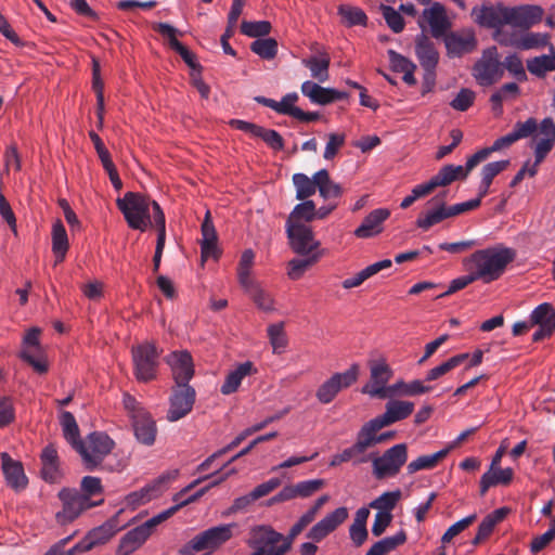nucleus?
I'll return each mask as SVG.
<instances>
[{"label": "nucleus", "mask_w": 555, "mask_h": 555, "mask_svg": "<svg viewBox=\"0 0 555 555\" xmlns=\"http://www.w3.org/2000/svg\"><path fill=\"white\" fill-rule=\"evenodd\" d=\"M531 138L534 153V163L528 170L529 177H534L539 165L546 158L555 146V122L553 118L545 117L538 121L534 117L517 121L512 131L498 138L491 145L493 152L508 149L519 140Z\"/></svg>", "instance_id": "nucleus-1"}, {"label": "nucleus", "mask_w": 555, "mask_h": 555, "mask_svg": "<svg viewBox=\"0 0 555 555\" xmlns=\"http://www.w3.org/2000/svg\"><path fill=\"white\" fill-rule=\"evenodd\" d=\"M293 183L296 198L304 201L297 204L289 214L285 229L292 250L296 254H307L312 249V179L304 173H295Z\"/></svg>", "instance_id": "nucleus-2"}, {"label": "nucleus", "mask_w": 555, "mask_h": 555, "mask_svg": "<svg viewBox=\"0 0 555 555\" xmlns=\"http://www.w3.org/2000/svg\"><path fill=\"white\" fill-rule=\"evenodd\" d=\"M514 258L515 251L511 248H485L473 253L464 260V264L477 281L491 283L504 274Z\"/></svg>", "instance_id": "nucleus-3"}, {"label": "nucleus", "mask_w": 555, "mask_h": 555, "mask_svg": "<svg viewBox=\"0 0 555 555\" xmlns=\"http://www.w3.org/2000/svg\"><path fill=\"white\" fill-rule=\"evenodd\" d=\"M379 420L372 418L366 422L358 431L356 442L339 454L340 463L352 461L354 464L367 462L365 452L367 449L383 443L395 437V431L378 434L388 425H380Z\"/></svg>", "instance_id": "nucleus-4"}, {"label": "nucleus", "mask_w": 555, "mask_h": 555, "mask_svg": "<svg viewBox=\"0 0 555 555\" xmlns=\"http://www.w3.org/2000/svg\"><path fill=\"white\" fill-rule=\"evenodd\" d=\"M153 203L156 202L137 192H127L124 197L116 199V205L129 228L141 232L154 223Z\"/></svg>", "instance_id": "nucleus-5"}, {"label": "nucleus", "mask_w": 555, "mask_h": 555, "mask_svg": "<svg viewBox=\"0 0 555 555\" xmlns=\"http://www.w3.org/2000/svg\"><path fill=\"white\" fill-rule=\"evenodd\" d=\"M237 527L236 522H231L201 531L181 546L179 554L192 555L203 551H208L210 554L230 541L234 537V530H236Z\"/></svg>", "instance_id": "nucleus-6"}, {"label": "nucleus", "mask_w": 555, "mask_h": 555, "mask_svg": "<svg viewBox=\"0 0 555 555\" xmlns=\"http://www.w3.org/2000/svg\"><path fill=\"white\" fill-rule=\"evenodd\" d=\"M236 470L235 468H232L230 469L229 472H227L225 474H223L221 477H219L218 479H215L214 481H211L208 486L199 489L198 491H196L194 494L192 495H189L188 498L183 499V496L192 489L194 488L196 485L201 483L203 480H206L208 478H210L212 475H208V476H205V477H202V478H198L196 480H194L191 485H189L186 488H184L180 493H178L176 496H175V501L178 502L175 506H171L169 508H167L166 511H163L162 513L153 516L152 518L147 519L145 522H143V525L146 527V529L152 533L153 530L158 526L160 525L163 521L167 520L169 517H171L177 511H179L180 507L189 504V503H192V502H195L196 500H198L201 496H203L210 488L215 487V486H218L220 485L222 481H224L229 476L235 474Z\"/></svg>", "instance_id": "nucleus-7"}, {"label": "nucleus", "mask_w": 555, "mask_h": 555, "mask_svg": "<svg viewBox=\"0 0 555 555\" xmlns=\"http://www.w3.org/2000/svg\"><path fill=\"white\" fill-rule=\"evenodd\" d=\"M315 191H318L319 197L323 199L324 204L318 206L314 202V219H324L337 208L343 195V188L330 178L326 169H321L314 172Z\"/></svg>", "instance_id": "nucleus-8"}, {"label": "nucleus", "mask_w": 555, "mask_h": 555, "mask_svg": "<svg viewBox=\"0 0 555 555\" xmlns=\"http://www.w3.org/2000/svg\"><path fill=\"white\" fill-rule=\"evenodd\" d=\"M492 153L494 152L491 146L481 149L467 158L465 166L452 164L444 165L430 179L436 189L439 186L450 185L456 180H465L468 173L481 162L488 159Z\"/></svg>", "instance_id": "nucleus-9"}, {"label": "nucleus", "mask_w": 555, "mask_h": 555, "mask_svg": "<svg viewBox=\"0 0 555 555\" xmlns=\"http://www.w3.org/2000/svg\"><path fill=\"white\" fill-rule=\"evenodd\" d=\"M59 499L63 503L62 511L57 512L55 515L60 525L74 521L82 512L99 505L103 501H92L90 498L82 495L79 490L68 488H64L59 492Z\"/></svg>", "instance_id": "nucleus-10"}, {"label": "nucleus", "mask_w": 555, "mask_h": 555, "mask_svg": "<svg viewBox=\"0 0 555 555\" xmlns=\"http://www.w3.org/2000/svg\"><path fill=\"white\" fill-rule=\"evenodd\" d=\"M160 350L153 343H143L131 349L134 375L140 382H150L156 377Z\"/></svg>", "instance_id": "nucleus-11"}, {"label": "nucleus", "mask_w": 555, "mask_h": 555, "mask_svg": "<svg viewBox=\"0 0 555 555\" xmlns=\"http://www.w3.org/2000/svg\"><path fill=\"white\" fill-rule=\"evenodd\" d=\"M472 15L477 24L482 27L495 29L494 38L501 44H508L507 38L501 31V27L507 25L508 7L502 3L483 4L481 7H475L472 10Z\"/></svg>", "instance_id": "nucleus-12"}, {"label": "nucleus", "mask_w": 555, "mask_h": 555, "mask_svg": "<svg viewBox=\"0 0 555 555\" xmlns=\"http://www.w3.org/2000/svg\"><path fill=\"white\" fill-rule=\"evenodd\" d=\"M415 54L424 69V91H430L436 83V68L439 62V53L434 42L423 33L415 38Z\"/></svg>", "instance_id": "nucleus-13"}, {"label": "nucleus", "mask_w": 555, "mask_h": 555, "mask_svg": "<svg viewBox=\"0 0 555 555\" xmlns=\"http://www.w3.org/2000/svg\"><path fill=\"white\" fill-rule=\"evenodd\" d=\"M114 446L115 443L108 435L95 431L88 436L87 442L78 446V453L82 457L86 467L92 470L111 453Z\"/></svg>", "instance_id": "nucleus-14"}, {"label": "nucleus", "mask_w": 555, "mask_h": 555, "mask_svg": "<svg viewBox=\"0 0 555 555\" xmlns=\"http://www.w3.org/2000/svg\"><path fill=\"white\" fill-rule=\"evenodd\" d=\"M358 376L359 365L357 363H353L345 372L333 374L319 386L315 392L318 400L323 404L331 403L343 389L352 386L357 382Z\"/></svg>", "instance_id": "nucleus-15"}, {"label": "nucleus", "mask_w": 555, "mask_h": 555, "mask_svg": "<svg viewBox=\"0 0 555 555\" xmlns=\"http://www.w3.org/2000/svg\"><path fill=\"white\" fill-rule=\"evenodd\" d=\"M408 459L405 443H398L384 452L373 461V470L377 479L396 476Z\"/></svg>", "instance_id": "nucleus-16"}, {"label": "nucleus", "mask_w": 555, "mask_h": 555, "mask_svg": "<svg viewBox=\"0 0 555 555\" xmlns=\"http://www.w3.org/2000/svg\"><path fill=\"white\" fill-rule=\"evenodd\" d=\"M392 370L385 361L370 362V382L363 386L362 392L372 398H389L390 386H386L392 377Z\"/></svg>", "instance_id": "nucleus-17"}, {"label": "nucleus", "mask_w": 555, "mask_h": 555, "mask_svg": "<svg viewBox=\"0 0 555 555\" xmlns=\"http://www.w3.org/2000/svg\"><path fill=\"white\" fill-rule=\"evenodd\" d=\"M40 330L33 327L28 330L23 339L24 348L20 353L23 361L28 363L38 374L48 372V363L42 348L39 344Z\"/></svg>", "instance_id": "nucleus-18"}, {"label": "nucleus", "mask_w": 555, "mask_h": 555, "mask_svg": "<svg viewBox=\"0 0 555 555\" xmlns=\"http://www.w3.org/2000/svg\"><path fill=\"white\" fill-rule=\"evenodd\" d=\"M122 528L119 524L117 515L109 518L103 525L92 529L87 537L74 545L70 551L73 554L77 552H87L92 550L95 545L106 543L116 532Z\"/></svg>", "instance_id": "nucleus-19"}, {"label": "nucleus", "mask_w": 555, "mask_h": 555, "mask_svg": "<svg viewBox=\"0 0 555 555\" xmlns=\"http://www.w3.org/2000/svg\"><path fill=\"white\" fill-rule=\"evenodd\" d=\"M196 392L192 386H176L170 397L167 420L176 422L188 415L195 402Z\"/></svg>", "instance_id": "nucleus-20"}, {"label": "nucleus", "mask_w": 555, "mask_h": 555, "mask_svg": "<svg viewBox=\"0 0 555 555\" xmlns=\"http://www.w3.org/2000/svg\"><path fill=\"white\" fill-rule=\"evenodd\" d=\"M167 363L170 365L176 386H190L189 382L194 375V364L190 352L173 351L167 357Z\"/></svg>", "instance_id": "nucleus-21"}, {"label": "nucleus", "mask_w": 555, "mask_h": 555, "mask_svg": "<svg viewBox=\"0 0 555 555\" xmlns=\"http://www.w3.org/2000/svg\"><path fill=\"white\" fill-rule=\"evenodd\" d=\"M543 13V9L534 4L508 8L507 25L529 29L542 21Z\"/></svg>", "instance_id": "nucleus-22"}, {"label": "nucleus", "mask_w": 555, "mask_h": 555, "mask_svg": "<svg viewBox=\"0 0 555 555\" xmlns=\"http://www.w3.org/2000/svg\"><path fill=\"white\" fill-rule=\"evenodd\" d=\"M422 17L428 23L431 36L436 39L444 37L451 28V22L447 16L446 9L439 2H434L430 8L425 9Z\"/></svg>", "instance_id": "nucleus-23"}, {"label": "nucleus", "mask_w": 555, "mask_h": 555, "mask_svg": "<svg viewBox=\"0 0 555 555\" xmlns=\"http://www.w3.org/2000/svg\"><path fill=\"white\" fill-rule=\"evenodd\" d=\"M474 76L481 86H490L503 76L502 63L486 54L474 65Z\"/></svg>", "instance_id": "nucleus-24"}, {"label": "nucleus", "mask_w": 555, "mask_h": 555, "mask_svg": "<svg viewBox=\"0 0 555 555\" xmlns=\"http://www.w3.org/2000/svg\"><path fill=\"white\" fill-rule=\"evenodd\" d=\"M153 29L158 34L168 37L170 48L182 57V60L188 64V66H190L193 69L201 67L196 61L195 54L177 39L176 36L178 30L173 26L167 23H157L153 26Z\"/></svg>", "instance_id": "nucleus-25"}, {"label": "nucleus", "mask_w": 555, "mask_h": 555, "mask_svg": "<svg viewBox=\"0 0 555 555\" xmlns=\"http://www.w3.org/2000/svg\"><path fill=\"white\" fill-rule=\"evenodd\" d=\"M444 44L450 56H462L476 49L477 39L473 31L450 33L444 36Z\"/></svg>", "instance_id": "nucleus-26"}, {"label": "nucleus", "mask_w": 555, "mask_h": 555, "mask_svg": "<svg viewBox=\"0 0 555 555\" xmlns=\"http://www.w3.org/2000/svg\"><path fill=\"white\" fill-rule=\"evenodd\" d=\"M431 208L426 209L416 219V227L423 231H428L431 227L448 219L446 204L441 195H437L427 202Z\"/></svg>", "instance_id": "nucleus-27"}, {"label": "nucleus", "mask_w": 555, "mask_h": 555, "mask_svg": "<svg viewBox=\"0 0 555 555\" xmlns=\"http://www.w3.org/2000/svg\"><path fill=\"white\" fill-rule=\"evenodd\" d=\"M390 216L387 208H377L372 210L356 229L354 235L359 238H369L379 234L383 231V223Z\"/></svg>", "instance_id": "nucleus-28"}, {"label": "nucleus", "mask_w": 555, "mask_h": 555, "mask_svg": "<svg viewBox=\"0 0 555 555\" xmlns=\"http://www.w3.org/2000/svg\"><path fill=\"white\" fill-rule=\"evenodd\" d=\"M347 507H338L314 524V543L334 532L348 518Z\"/></svg>", "instance_id": "nucleus-29"}, {"label": "nucleus", "mask_w": 555, "mask_h": 555, "mask_svg": "<svg viewBox=\"0 0 555 555\" xmlns=\"http://www.w3.org/2000/svg\"><path fill=\"white\" fill-rule=\"evenodd\" d=\"M1 461L8 485L15 490L24 489L27 486V477L22 464L12 460L8 453L1 454Z\"/></svg>", "instance_id": "nucleus-30"}, {"label": "nucleus", "mask_w": 555, "mask_h": 555, "mask_svg": "<svg viewBox=\"0 0 555 555\" xmlns=\"http://www.w3.org/2000/svg\"><path fill=\"white\" fill-rule=\"evenodd\" d=\"M414 410V403L409 401L390 400L386 404V411L384 414L376 416L379 420L380 425H391L396 422L405 420L409 417Z\"/></svg>", "instance_id": "nucleus-31"}, {"label": "nucleus", "mask_w": 555, "mask_h": 555, "mask_svg": "<svg viewBox=\"0 0 555 555\" xmlns=\"http://www.w3.org/2000/svg\"><path fill=\"white\" fill-rule=\"evenodd\" d=\"M153 218L154 225L157 230V242L153 257V271L157 272L159 270L166 241V219L165 214L158 203H153Z\"/></svg>", "instance_id": "nucleus-32"}, {"label": "nucleus", "mask_w": 555, "mask_h": 555, "mask_svg": "<svg viewBox=\"0 0 555 555\" xmlns=\"http://www.w3.org/2000/svg\"><path fill=\"white\" fill-rule=\"evenodd\" d=\"M514 476L512 468H489L480 478V495L483 496L489 488L498 485H508Z\"/></svg>", "instance_id": "nucleus-33"}, {"label": "nucleus", "mask_w": 555, "mask_h": 555, "mask_svg": "<svg viewBox=\"0 0 555 555\" xmlns=\"http://www.w3.org/2000/svg\"><path fill=\"white\" fill-rule=\"evenodd\" d=\"M137 440L145 446H152L156 437V425L151 415L140 414L139 418L132 421Z\"/></svg>", "instance_id": "nucleus-34"}, {"label": "nucleus", "mask_w": 555, "mask_h": 555, "mask_svg": "<svg viewBox=\"0 0 555 555\" xmlns=\"http://www.w3.org/2000/svg\"><path fill=\"white\" fill-rule=\"evenodd\" d=\"M387 54L391 68L397 73L403 74L402 79L405 83L410 86L414 85L416 82L414 77L416 65L395 50H388Z\"/></svg>", "instance_id": "nucleus-35"}, {"label": "nucleus", "mask_w": 555, "mask_h": 555, "mask_svg": "<svg viewBox=\"0 0 555 555\" xmlns=\"http://www.w3.org/2000/svg\"><path fill=\"white\" fill-rule=\"evenodd\" d=\"M254 371L255 369L251 362L247 361L241 363L234 371L227 375L224 383L220 388L221 393L231 395L235 392L238 389L242 379L250 375Z\"/></svg>", "instance_id": "nucleus-36"}, {"label": "nucleus", "mask_w": 555, "mask_h": 555, "mask_svg": "<svg viewBox=\"0 0 555 555\" xmlns=\"http://www.w3.org/2000/svg\"><path fill=\"white\" fill-rule=\"evenodd\" d=\"M451 450L452 446H449L448 448H444L436 453L418 456L416 460L408 464V473L414 474L422 469H433L449 454Z\"/></svg>", "instance_id": "nucleus-37"}, {"label": "nucleus", "mask_w": 555, "mask_h": 555, "mask_svg": "<svg viewBox=\"0 0 555 555\" xmlns=\"http://www.w3.org/2000/svg\"><path fill=\"white\" fill-rule=\"evenodd\" d=\"M52 250L56 262H62L68 250L67 233L61 220H56L52 227Z\"/></svg>", "instance_id": "nucleus-38"}, {"label": "nucleus", "mask_w": 555, "mask_h": 555, "mask_svg": "<svg viewBox=\"0 0 555 555\" xmlns=\"http://www.w3.org/2000/svg\"><path fill=\"white\" fill-rule=\"evenodd\" d=\"M469 359L468 353H460L456 356L451 357L447 361L442 362L441 364L430 369L426 373L425 380L426 382H434L449 373L450 371L454 370L455 367L463 364L466 360Z\"/></svg>", "instance_id": "nucleus-39"}, {"label": "nucleus", "mask_w": 555, "mask_h": 555, "mask_svg": "<svg viewBox=\"0 0 555 555\" xmlns=\"http://www.w3.org/2000/svg\"><path fill=\"white\" fill-rule=\"evenodd\" d=\"M61 425L64 438L78 452V446L82 444L83 441L80 439L79 427L74 415L68 411H64L61 415Z\"/></svg>", "instance_id": "nucleus-40"}, {"label": "nucleus", "mask_w": 555, "mask_h": 555, "mask_svg": "<svg viewBox=\"0 0 555 555\" xmlns=\"http://www.w3.org/2000/svg\"><path fill=\"white\" fill-rule=\"evenodd\" d=\"M351 93L338 91L333 88H324L314 83V104H330L333 102L350 101Z\"/></svg>", "instance_id": "nucleus-41"}, {"label": "nucleus", "mask_w": 555, "mask_h": 555, "mask_svg": "<svg viewBox=\"0 0 555 555\" xmlns=\"http://www.w3.org/2000/svg\"><path fill=\"white\" fill-rule=\"evenodd\" d=\"M531 325L555 330V309L552 305L543 302L530 314Z\"/></svg>", "instance_id": "nucleus-42"}, {"label": "nucleus", "mask_w": 555, "mask_h": 555, "mask_svg": "<svg viewBox=\"0 0 555 555\" xmlns=\"http://www.w3.org/2000/svg\"><path fill=\"white\" fill-rule=\"evenodd\" d=\"M406 541V533L400 530L392 537L384 538L374 543L365 555H385Z\"/></svg>", "instance_id": "nucleus-43"}, {"label": "nucleus", "mask_w": 555, "mask_h": 555, "mask_svg": "<svg viewBox=\"0 0 555 555\" xmlns=\"http://www.w3.org/2000/svg\"><path fill=\"white\" fill-rule=\"evenodd\" d=\"M433 389L431 386H426L422 380L415 379L410 383L399 380L393 385H390L389 398L399 393L402 396H416L429 392Z\"/></svg>", "instance_id": "nucleus-44"}, {"label": "nucleus", "mask_w": 555, "mask_h": 555, "mask_svg": "<svg viewBox=\"0 0 555 555\" xmlns=\"http://www.w3.org/2000/svg\"><path fill=\"white\" fill-rule=\"evenodd\" d=\"M151 534L152 533L142 524L126 533L121 540V547L125 548L127 553L132 552L144 543Z\"/></svg>", "instance_id": "nucleus-45"}, {"label": "nucleus", "mask_w": 555, "mask_h": 555, "mask_svg": "<svg viewBox=\"0 0 555 555\" xmlns=\"http://www.w3.org/2000/svg\"><path fill=\"white\" fill-rule=\"evenodd\" d=\"M338 14L348 27L357 25L365 26L367 23V16L360 8L341 4L338 7Z\"/></svg>", "instance_id": "nucleus-46"}, {"label": "nucleus", "mask_w": 555, "mask_h": 555, "mask_svg": "<svg viewBox=\"0 0 555 555\" xmlns=\"http://www.w3.org/2000/svg\"><path fill=\"white\" fill-rule=\"evenodd\" d=\"M312 522V508H309L300 519L291 528L287 537L279 541L276 546L287 545L286 553L291 550L293 541Z\"/></svg>", "instance_id": "nucleus-47"}, {"label": "nucleus", "mask_w": 555, "mask_h": 555, "mask_svg": "<svg viewBox=\"0 0 555 555\" xmlns=\"http://www.w3.org/2000/svg\"><path fill=\"white\" fill-rule=\"evenodd\" d=\"M528 70L538 77H544L546 73L555 70V57L552 55L535 56L527 61Z\"/></svg>", "instance_id": "nucleus-48"}, {"label": "nucleus", "mask_w": 555, "mask_h": 555, "mask_svg": "<svg viewBox=\"0 0 555 555\" xmlns=\"http://www.w3.org/2000/svg\"><path fill=\"white\" fill-rule=\"evenodd\" d=\"M250 50L261 59L271 60L278 53V42L273 38H258L251 42Z\"/></svg>", "instance_id": "nucleus-49"}, {"label": "nucleus", "mask_w": 555, "mask_h": 555, "mask_svg": "<svg viewBox=\"0 0 555 555\" xmlns=\"http://www.w3.org/2000/svg\"><path fill=\"white\" fill-rule=\"evenodd\" d=\"M268 336L274 353L284 352L287 346V338L284 331V323H274L268 327Z\"/></svg>", "instance_id": "nucleus-50"}, {"label": "nucleus", "mask_w": 555, "mask_h": 555, "mask_svg": "<svg viewBox=\"0 0 555 555\" xmlns=\"http://www.w3.org/2000/svg\"><path fill=\"white\" fill-rule=\"evenodd\" d=\"M256 304V306L263 311H273V299L271 295L266 292L258 283L245 292Z\"/></svg>", "instance_id": "nucleus-51"}, {"label": "nucleus", "mask_w": 555, "mask_h": 555, "mask_svg": "<svg viewBox=\"0 0 555 555\" xmlns=\"http://www.w3.org/2000/svg\"><path fill=\"white\" fill-rule=\"evenodd\" d=\"M401 498V491H390L385 492L382 495H379L377 499L371 502L370 506L372 508L378 509V512H388L391 513V511L395 508L396 504Z\"/></svg>", "instance_id": "nucleus-52"}, {"label": "nucleus", "mask_w": 555, "mask_h": 555, "mask_svg": "<svg viewBox=\"0 0 555 555\" xmlns=\"http://www.w3.org/2000/svg\"><path fill=\"white\" fill-rule=\"evenodd\" d=\"M271 30V24L267 21L248 22L243 21L241 31L243 35L251 38L267 36Z\"/></svg>", "instance_id": "nucleus-53"}, {"label": "nucleus", "mask_w": 555, "mask_h": 555, "mask_svg": "<svg viewBox=\"0 0 555 555\" xmlns=\"http://www.w3.org/2000/svg\"><path fill=\"white\" fill-rule=\"evenodd\" d=\"M312 249L307 254H302L307 256L305 259L294 258L287 264V275L291 280H299L304 273L308 270V268L312 264V256L310 254Z\"/></svg>", "instance_id": "nucleus-54"}, {"label": "nucleus", "mask_w": 555, "mask_h": 555, "mask_svg": "<svg viewBox=\"0 0 555 555\" xmlns=\"http://www.w3.org/2000/svg\"><path fill=\"white\" fill-rule=\"evenodd\" d=\"M383 17L387 26L395 33L399 34L403 31L405 23L399 11L395 10L390 5H382Z\"/></svg>", "instance_id": "nucleus-55"}, {"label": "nucleus", "mask_w": 555, "mask_h": 555, "mask_svg": "<svg viewBox=\"0 0 555 555\" xmlns=\"http://www.w3.org/2000/svg\"><path fill=\"white\" fill-rule=\"evenodd\" d=\"M550 35L542 33H527L521 36L518 47L522 50H530L535 48H542L547 46L550 42Z\"/></svg>", "instance_id": "nucleus-56"}, {"label": "nucleus", "mask_w": 555, "mask_h": 555, "mask_svg": "<svg viewBox=\"0 0 555 555\" xmlns=\"http://www.w3.org/2000/svg\"><path fill=\"white\" fill-rule=\"evenodd\" d=\"M310 495H312V480L300 481L282 489V496L288 498V501L295 498H308Z\"/></svg>", "instance_id": "nucleus-57"}, {"label": "nucleus", "mask_w": 555, "mask_h": 555, "mask_svg": "<svg viewBox=\"0 0 555 555\" xmlns=\"http://www.w3.org/2000/svg\"><path fill=\"white\" fill-rule=\"evenodd\" d=\"M477 519L476 514L468 515L467 517L451 525L441 538L442 543H450L457 534L473 525Z\"/></svg>", "instance_id": "nucleus-58"}, {"label": "nucleus", "mask_w": 555, "mask_h": 555, "mask_svg": "<svg viewBox=\"0 0 555 555\" xmlns=\"http://www.w3.org/2000/svg\"><path fill=\"white\" fill-rule=\"evenodd\" d=\"M255 138H260L266 144L274 151H280L284 147V140L279 132L273 129L263 127L258 128Z\"/></svg>", "instance_id": "nucleus-59"}, {"label": "nucleus", "mask_w": 555, "mask_h": 555, "mask_svg": "<svg viewBox=\"0 0 555 555\" xmlns=\"http://www.w3.org/2000/svg\"><path fill=\"white\" fill-rule=\"evenodd\" d=\"M519 93V87L516 82L503 85L498 91L492 93L490 101L492 104H500L503 101H514Z\"/></svg>", "instance_id": "nucleus-60"}, {"label": "nucleus", "mask_w": 555, "mask_h": 555, "mask_svg": "<svg viewBox=\"0 0 555 555\" xmlns=\"http://www.w3.org/2000/svg\"><path fill=\"white\" fill-rule=\"evenodd\" d=\"M502 67L503 69L506 68L518 81L527 79L522 62L516 54L507 55L502 63Z\"/></svg>", "instance_id": "nucleus-61"}, {"label": "nucleus", "mask_w": 555, "mask_h": 555, "mask_svg": "<svg viewBox=\"0 0 555 555\" xmlns=\"http://www.w3.org/2000/svg\"><path fill=\"white\" fill-rule=\"evenodd\" d=\"M345 139V134L343 133H330L328 141L323 152L324 159L332 160L344 146Z\"/></svg>", "instance_id": "nucleus-62"}, {"label": "nucleus", "mask_w": 555, "mask_h": 555, "mask_svg": "<svg viewBox=\"0 0 555 555\" xmlns=\"http://www.w3.org/2000/svg\"><path fill=\"white\" fill-rule=\"evenodd\" d=\"M509 166V160L492 162L481 168V179L492 183L493 179Z\"/></svg>", "instance_id": "nucleus-63"}, {"label": "nucleus", "mask_w": 555, "mask_h": 555, "mask_svg": "<svg viewBox=\"0 0 555 555\" xmlns=\"http://www.w3.org/2000/svg\"><path fill=\"white\" fill-rule=\"evenodd\" d=\"M330 59L326 54H322L318 49L314 48V79L323 82L327 79V68Z\"/></svg>", "instance_id": "nucleus-64"}]
</instances>
